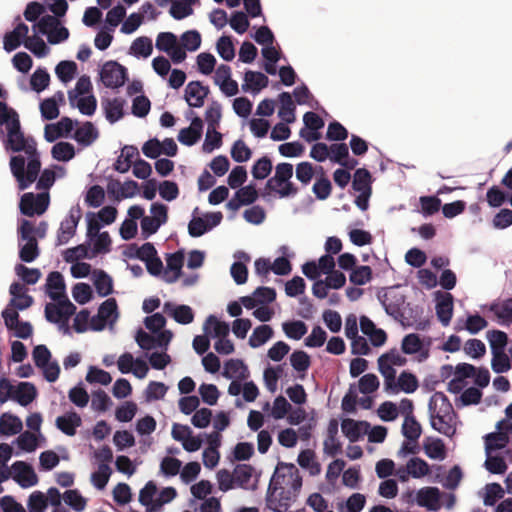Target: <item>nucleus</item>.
Wrapping results in <instances>:
<instances>
[{"label":"nucleus","mask_w":512,"mask_h":512,"mask_svg":"<svg viewBox=\"0 0 512 512\" xmlns=\"http://www.w3.org/2000/svg\"><path fill=\"white\" fill-rule=\"evenodd\" d=\"M0 138L10 157L9 168L17 183L18 191L30 188L38 177L41 155L33 137H25L15 110L0 101Z\"/></svg>","instance_id":"f257e3e1"},{"label":"nucleus","mask_w":512,"mask_h":512,"mask_svg":"<svg viewBox=\"0 0 512 512\" xmlns=\"http://www.w3.org/2000/svg\"><path fill=\"white\" fill-rule=\"evenodd\" d=\"M429 421L431 427L438 433L452 438L457 431L458 416L443 392H435L428 403Z\"/></svg>","instance_id":"f03ea898"},{"label":"nucleus","mask_w":512,"mask_h":512,"mask_svg":"<svg viewBox=\"0 0 512 512\" xmlns=\"http://www.w3.org/2000/svg\"><path fill=\"white\" fill-rule=\"evenodd\" d=\"M293 165L282 162L276 165L275 174L266 182V188L275 191L280 198L294 197L298 193L297 187L291 182Z\"/></svg>","instance_id":"7ed1b4c3"},{"label":"nucleus","mask_w":512,"mask_h":512,"mask_svg":"<svg viewBox=\"0 0 512 512\" xmlns=\"http://www.w3.org/2000/svg\"><path fill=\"white\" fill-rule=\"evenodd\" d=\"M18 224L19 258L22 262L31 263L40 254L37 239L33 236V223L22 218L18 220Z\"/></svg>","instance_id":"20e7f679"},{"label":"nucleus","mask_w":512,"mask_h":512,"mask_svg":"<svg viewBox=\"0 0 512 512\" xmlns=\"http://www.w3.org/2000/svg\"><path fill=\"white\" fill-rule=\"evenodd\" d=\"M377 299L387 315L397 321L403 318L406 296L398 286L381 288L377 293Z\"/></svg>","instance_id":"39448f33"},{"label":"nucleus","mask_w":512,"mask_h":512,"mask_svg":"<svg viewBox=\"0 0 512 512\" xmlns=\"http://www.w3.org/2000/svg\"><path fill=\"white\" fill-rule=\"evenodd\" d=\"M286 476H289L291 479L290 488L288 490L292 491V494H295L296 497L302 487V478L299 475V471L292 463H284L279 462L268 486V495L274 494L278 489L281 488L280 479L284 480Z\"/></svg>","instance_id":"423d86ee"},{"label":"nucleus","mask_w":512,"mask_h":512,"mask_svg":"<svg viewBox=\"0 0 512 512\" xmlns=\"http://www.w3.org/2000/svg\"><path fill=\"white\" fill-rule=\"evenodd\" d=\"M199 213V208L195 207L188 223V233L193 238L201 237L211 231L217 227L223 219L221 212H208L203 216H200Z\"/></svg>","instance_id":"0eeeda50"},{"label":"nucleus","mask_w":512,"mask_h":512,"mask_svg":"<svg viewBox=\"0 0 512 512\" xmlns=\"http://www.w3.org/2000/svg\"><path fill=\"white\" fill-rule=\"evenodd\" d=\"M49 192H26L21 195L19 202L20 213L24 216L33 217L42 215L49 207Z\"/></svg>","instance_id":"6e6552de"},{"label":"nucleus","mask_w":512,"mask_h":512,"mask_svg":"<svg viewBox=\"0 0 512 512\" xmlns=\"http://www.w3.org/2000/svg\"><path fill=\"white\" fill-rule=\"evenodd\" d=\"M99 75L103 85L111 89L122 87L128 79L127 68L113 60L103 64Z\"/></svg>","instance_id":"1a4fd4ad"},{"label":"nucleus","mask_w":512,"mask_h":512,"mask_svg":"<svg viewBox=\"0 0 512 512\" xmlns=\"http://www.w3.org/2000/svg\"><path fill=\"white\" fill-rule=\"evenodd\" d=\"M57 304L47 303L45 306V317L48 322L58 323L59 320L69 321L75 313L76 306L65 296L56 300Z\"/></svg>","instance_id":"9d476101"},{"label":"nucleus","mask_w":512,"mask_h":512,"mask_svg":"<svg viewBox=\"0 0 512 512\" xmlns=\"http://www.w3.org/2000/svg\"><path fill=\"white\" fill-rule=\"evenodd\" d=\"M77 125V120H72L67 116L62 117L56 123H50L45 125L44 138L47 142L53 143L60 137H71V133Z\"/></svg>","instance_id":"9b49d317"},{"label":"nucleus","mask_w":512,"mask_h":512,"mask_svg":"<svg viewBox=\"0 0 512 512\" xmlns=\"http://www.w3.org/2000/svg\"><path fill=\"white\" fill-rule=\"evenodd\" d=\"M14 21L17 23L14 29L3 37V49L8 53L16 50L21 44L24 45L29 32L28 26L21 21L20 15L15 16Z\"/></svg>","instance_id":"f8f14e48"},{"label":"nucleus","mask_w":512,"mask_h":512,"mask_svg":"<svg viewBox=\"0 0 512 512\" xmlns=\"http://www.w3.org/2000/svg\"><path fill=\"white\" fill-rule=\"evenodd\" d=\"M165 260L166 268L162 275V280L169 284L175 283L182 275L184 251L178 250L173 253H167Z\"/></svg>","instance_id":"ddd939ff"},{"label":"nucleus","mask_w":512,"mask_h":512,"mask_svg":"<svg viewBox=\"0 0 512 512\" xmlns=\"http://www.w3.org/2000/svg\"><path fill=\"white\" fill-rule=\"evenodd\" d=\"M12 469L13 480L21 488L26 489L38 483V477L30 464L24 461H16L12 464Z\"/></svg>","instance_id":"4468645a"},{"label":"nucleus","mask_w":512,"mask_h":512,"mask_svg":"<svg viewBox=\"0 0 512 512\" xmlns=\"http://www.w3.org/2000/svg\"><path fill=\"white\" fill-rule=\"evenodd\" d=\"M209 92V87L204 86L200 81H190L185 87L183 98L189 107L200 108L204 105Z\"/></svg>","instance_id":"2eb2a0df"},{"label":"nucleus","mask_w":512,"mask_h":512,"mask_svg":"<svg viewBox=\"0 0 512 512\" xmlns=\"http://www.w3.org/2000/svg\"><path fill=\"white\" fill-rule=\"evenodd\" d=\"M235 486L244 490H255L258 478L253 479L255 468L250 464H237L234 468Z\"/></svg>","instance_id":"dca6fc26"},{"label":"nucleus","mask_w":512,"mask_h":512,"mask_svg":"<svg viewBox=\"0 0 512 512\" xmlns=\"http://www.w3.org/2000/svg\"><path fill=\"white\" fill-rule=\"evenodd\" d=\"M369 429L370 424L367 421H356L346 418L341 422L342 433L352 443L362 439L368 433Z\"/></svg>","instance_id":"f3484780"},{"label":"nucleus","mask_w":512,"mask_h":512,"mask_svg":"<svg viewBox=\"0 0 512 512\" xmlns=\"http://www.w3.org/2000/svg\"><path fill=\"white\" fill-rule=\"evenodd\" d=\"M75 215L73 211L61 223L57 232L56 245L61 246L67 244L69 240L75 235L78 221L80 219V210L78 209Z\"/></svg>","instance_id":"a211bd4d"},{"label":"nucleus","mask_w":512,"mask_h":512,"mask_svg":"<svg viewBox=\"0 0 512 512\" xmlns=\"http://www.w3.org/2000/svg\"><path fill=\"white\" fill-rule=\"evenodd\" d=\"M269 83L268 77L262 72L248 70L244 74V82L241 86L243 92L257 94Z\"/></svg>","instance_id":"6ab92c4d"},{"label":"nucleus","mask_w":512,"mask_h":512,"mask_svg":"<svg viewBox=\"0 0 512 512\" xmlns=\"http://www.w3.org/2000/svg\"><path fill=\"white\" fill-rule=\"evenodd\" d=\"M235 262L232 263L230 274L237 285H242L247 282L248 269L245 262L250 261V256L244 251H237L234 254Z\"/></svg>","instance_id":"aec40b11"},{"label":"nucleus","mask_w":512,"mask_h":512,"mask_svg":"<svg viewBox=\"0 0 512 512\" xmlns=\"http://www.w3.org/2000/svg\"><path fill=\"white\" fill-rule=\"evenodd\" d=\"M98 137V129L89 121L84 122L83 125L78 127L71 136V138H73L82 147L92 145Z\"/></svg>","instance_id":"412c9836"},{"label":"nucleus","mask_w":512,"mask_h":512,"mask_svg":"<svg viewBox=\"0 0 512 512\" xmlns=\"http://www.w3.org/2000/svg\"><path fill=\"white\" fill-rule=\"evenodd\" d=\"M164 311L168 313L177 323L188 325L194 320V312L188 305H175L171 302H165Z\"/></svg>","instance_id":"4be33fe9"},{"label":"nucleus","mask_w":512,"mask_h":512,"mask_svg":"<svg viewBox=\"0 0 512 512\" xmlns=\"http://www.w3.org/2000/svg\"><path fill=\"white\" fill-rule=\"evenodd\" d=\"M125 100L120 97H114L112 99H106L102 101V108L106 120L110 124H114L119 121L124 115Z\"/></svg>","instance_id":"5701e85b"},{"label":"nucleus","mask_w":512,"mask_h":512,"mask_svg":"<svg viewBox=\"0 0 512 512\" xmlns=\"http://www.w3.org/2000/svg\"><path fill=\"white\" fill-rule=\"evenodd\" d=\"M82 424V419L75 411H70L56 419V427L67 436H74Z\"/></svg>","instance_id":"b1692460"},{"label":"nucleus","mask_w":512,"mask_h":512,"mask_svg":"<svg viewBox=\"0 0 512 512\" xmlns=\"http://www.w3.org/2000/svg\"><path fill=\"white\" fill-rule=\"evenodd\" d=\"M46 293L52 300H59L65 296V282L63 275L58 271L50 272L46 279Z\"/></svg>","instance_id":"393cba45"},{"label":"nucleus","mask_w":512,"mask_h":512,"mask_svg":"<svg viewBox=\"0 0 512 512\" xmlns=\"http://www.w3.org/2000/svg\"><path fill=\"white\" fill-rule=\"evenodd\" d=\"M222 374L227 379L245 380L249 371L243 360L230 359L225 362Z\"/></svg>","instance_id":"a878e982"},{"label":"nucleus","mask_w":512,"mask_h":512,"mask_svg":"<svg viewBox=\"0 0 512 512\" xmlns=\"http://www.w3.org/2000/svg\"><path fill=\"white\" fill-rule=\"evenodd\" d=\"M37 390L31 382H20L15 388L12 399L21 406H27L34 401Z\"/></svg>","instance_id":"bb28decb"},{"label":"nucleus","mask_w":512,"mask_h":512,"mask_svg":"<svg viewBox=\"0 0 512 512\" xmlns=\"http://www.w3.org/2000/svg\"><path fill=\"white\" fill-rule=\"evenodd\" d=\"M436 315L443 326L450 324L453 315V296L450 293L441 295L436 303Z\"/></svg>","instance_id":"cd10ccee"},{"label":"nucleus","mask_w":512,"mask_h":512,"mask_svg":"<svg viewBox=\"0 0 512 512\" xmlns=\"http://www.w3.org/2000/svg\"><path fill=\"white\" fill-rule=\"evenodd\" d=\"M23 424L21 419L9 412L0 416V434L3 436H13L21 432Z\"/></svg>","instance_id":"c85d7f7f"},{"label":"nucleus","mask_w":512,"mask_h":512,"mask_svg":"<svg viewBox=\"0 0 512 512\" xmlns=\"http://www.w3.org/2000/svg\"><path fill=\"white\" fill-rule=\"evenodd\" d=\"M378 368L379 372L384 377V390L388 394H397L396 370L394 369V367L379 357Z\"/></svg>","instance_id":"c756f323"},{"label":"nucleus","mask_w":512,"mask_h":512,"mask_svg":"<svg viewBox=\"0 0 512 512\" xmlns=\"http://www.w3.org/2000/svg\"><path fill=\"white\" fill-rule=\"evenodd\" d=\"M205 334H209L213 338L227 337L230 331L229 324L219 321L216 316L209 315L203 325Z\"/></svg>","instance_id":"7c9ffc66"},{"label":"nucleus","mask_w":512,"mask_h":512,"mask_svg":"<svg viewBox=\"0 0 512 512\" xmlns=\"http://www.w3.org/2000/svg\"><path fill=\"white\" fill-rule=\"evenodd\" d=\"M440 498L439 489L436 487L423 488L418 491L417 502L420 506L429 510H436Z\"/></svg>","instance_id":"2f4dec72"},{"label":"nucleus","mask_w":512,"mask_h":512,"mask_svg":"<svg viewBox=\"0 0 512 512\" xmlns=\"http://www.w3.org/2000/svg\"><path fill=\"white\" fill-rule=\"evenodd\" d=\"M424 452L430 459L444 460L445 444L440 438L427 437L423 443Z\"/></svg>","instance_id":"473e14b6"},{"label":"nucleus","mask_w":512,"mask_h":512,"mask_svg":"<svg viewBox=\"0 0 512 512\" xmlns=\"http://www.w3.org/2000/svg\"><path fill=\"white\" fill-rule=\"evenodd\" d=\"M280 109L278 116L285 123H293L295 121V105L291 95L288 92L279 94Z\"/></svg>","instance_id":"72a5a7b5"},{"label":"nucleus","mask_w":512,"mask_h":512,"mask_svg":"<svg viewBox=\"0 0 512 512\" xmlns=\"http://www.w3.org/2000/svg\"><path fill=\"white\" fill-rule=\"evenodd\" d=\"M199 0H171L170 15L176 20H182L193 14L192 6Z\"/></svg>","instance_id":"f704fd0d"},{"label":"nucleus","mask_w":512,"mask_h":512,"mask_svg":"<svg viewBox=\"0 0 512 512\" xmlns=\"http://www.w3.org/2000/svg\"><path fill=\"white\" fill-rule=\"evenodd\" d=\"M401 431L407 441L416 443L421 436L422 427L414 416H405Z\"/></svg>","instance_id":"c9c22d12"},{"label":"nucleus","mask_w":512,"mask_h":512,"mask_svg":"<svg viewBox=\"0 0 512 512\" xmlns=\"http://www.w3.org/2000/svg\"><path fill=\"white\" fill-rule=\"evenodd\" d=\"M484 439L486 454H491L494 450L503 449L509 441L508 435L503 431L488 433L484 436Z\"/></svg>","instance_id":"e433bc0d"},{"label":"nucleus","mask_w":512,"mask_h":512,"mask_svg":"<svg viewBox=\"0 0 512 512\" xmlns=\"http://www.w3.org/2000/svg\"><path fill=\"white\" fill-rule=\"evenodd\" d=\"M352 188L354 191L363 193V192H372L371 187V174L365 168H358L353 177Z\"/></svg>","instance_id":"4c0bfd02"},{"label":"nucleus","mask_w":512,"mask_h":512,"mask_svg":"<svg viewBox=\"0 0 512 512\" xmlns=\"http://www.w3.org/2000/svg\"><path fill=\"white\" fill-rule=\"evenodd\" d=\"M273 336V329L267 324L257 326L249 337V345L258 348L264 345Z\"/></svg>","instance_id":"58836bf2"},{"label":"nucleus","mask_w":512,"mask_h":512,"mask_svg":"<svg viewBox=\"0 0 512 512\" xmlns=\"http://www.w3.org/2000/svg\"><path fill=\"white\" fill-rule=\"evenodd\" d=\"M55 74L62 83L67 84L76 76L77 64L71 60L60 61L55 67Z\"/></svg>","instance_id":"ea45409f"},{"label":"nucleus","mask_w":512,"mask_h":512,"mask_svg":"<svg viewBox=\"0 0 512 512\" xmlns=\"http://www.w3.org/2000/svg\"><path fill=\"white\" fill-rule=\"evenodd\" d=\"M94 286L99 296L106 297L113 291V280L105 271L99 270L94 275Z\"/></svg>","instance_id":"a19ab883"},{"label":"nucleus","mask_w":512,"mask_h":512,"mask_svg":"<svg viewBox=\"0 0 512 512\" xmlns=\"http://www.w3.org/2000/svg\"><path fill=\"white\" fill-rule=\"evenodd\" d=\"M152 51V40L145 36L136 38L130 47V54L136 58H147L151 55Z\"/></svg>","instance_id":"79ce46f5"},{"label":"nucleus","mask_w":512,"mask_h":512,"mask_svg":"<svg viewBox=\"0 0 512 512\" xmlns=\"http://www.w3.org/2000/svg\"><path fill=\"white\" fill-rule=\"evenodd\" d=\"M396 386L397 394L400 391L410 394L417 390L419 383L417 377L413 373L403 371L400 373L398 379L396 380Z\"/></svg>","instance_id":"37998d69"},{"label":"nucleus","mask_w":512,"mask_h":512,"mask_svg":"<svg viewBox=\"0 0 512 512\" xmlns=\"http://www.w3.org/2000/svg\"><path fill=\"white\" fill-rule=\"evenodd\" d=\"M24 46L37 58H43L49 53V47L38 34L27 37Z\"/></svg>","instance_id":"c03bdc74"},{"label":"nucleus","mask_w":512,"mask_h":512,"mask_svg":"<svg viewBox=\"0 0 512 512\" xmlns=\"http://www.w3.org/2000/svg\"><path fill=\"white\" fill-rule=\"evenodd\" d=\"M282 330L286 337L300 340L308 331L307 325L301 320L287 321L282 324Z\"/></svg>","instance_id":"a18cd8bd"},{"label":"nucleus","mask_w":512,"mask_h":512,"mask_svg":"<svg viewBox=\"0 0 512 512\" xmlns=\"http://www.w3.org/2000/svg\"><path fill=\"white\" fill-rule=\"evenodd\" d=\"M483 503L485 506H494L505 495V489L496 482L488 483L484 487Z\"/></svg>","instance_id":"49530a36"},{"label":"nucleus","mask_w":512,"mask_h":512,"mask_svg":"<svg viewBox=\"0 0 512 512\" xmlns=\"http://www.w3.org/2000/svg\"><path fill=\"white\" fill-rule=\"evenodd\" d=\"M272 169L273 165L271 159L267 155H264L254 162L251 168V174L256 180H264L270 175Z\"/></svg>","instance_id":"de8ad7c7"},{"label":"nucleus","mask_w":512,"mask_h":512,"mask_svg":"<svg viewBox=\"0 0 512 512\" xmlns=\"http://www.w3.org/2000/svg\"><path fill=\"white\" fill-rule=\"evenodd\" d=\"M53 159L57 161L68 162L75 156V148L69 142H57L51 149Z\"/></svg>","instance_id":"09e8293b"},{"label":"nucleus","mask_w":512,"mask_h":512,"mask_svg":"<svg viewBox=\"0 0 512 512\" xmlns=\"http://www.w3.org/2000/svg\"><path fill=\"white\" fill-rule=\"evenodd\" d=\"M222 117V106L221 104L213 100L206 109L205 120L207 122V129L213 131L217 129Z\"/></svg>","instance_id":"8fccbe9b"},{"label":"nucleus","mask_w":512,"mask_h":512,"mask_svg":"<svg viewBox=\"0 0 512 512\" xmlns=\"http://www.w3.org/2000/svg\"><path fill=\"white\" fill-rule=\"evenodd\" d=\"M50 83V75L45 68H37L30 78L31 89L37 93L44 91Z\"/></svg>","instance_id":"3c124183"},{"label":"nucleus","mask_w":512,"mask_h":512,"mask_svg":"<svg viewBox=\"0 0 512 512\" xmlns=\"http://www.w3.org/2000/svg\"><path fill=\"white\" fill-rule=\"evenodd\" d=\"M93 254H90L89 246L80 244L72 248H68L64 252V259L68 263L79 262L82 259H91Z\"/></svg>","instance_id":"603ef678"},{"label":"nucleus","mask_w":512,"mask_h":512,"mask_svg":"<svg viewBox=\"0 0 512 512\" xmlns=\"http://www.w3.org/2000/svg\"><path fill=\"white\" fill-rule=\"evenodd\" d=\"M98 314L105 318L110 325H113L118 319V306L114 298L105 300L98 308Z\"/></svg>","instance_id":"864d4df0"},{"label":"nucleus","mask_w":512,"mask_h":512,"mask_svg":"<svg viewBox=\"0 0 512 512\" xmlns=\"http://www.w3.org/2000/svg\"><path fill=\"white\" fill-rule=\"evenodd\" d=\"M63 499L65 504L76 512H81L86 507V499L77 489L66 490L63 494Z\"/></svg>","instance_id":"5fc2aeb1"},{"label":"nucleus","mask_w":512,"mask_h":512,"mask_svg":"<svg viewBox=\"0 0 512 512\" xmlns=\"http://www.w3.org/2000/svg\"><path fill=\"white\" fill-rule=\"evenodd\" d=\"M168 386L163 382L150 381L145 389L146 401H158L165 397Z\"/></svg>","instance_id":"6e6d98bb"},{"label":"nucleus","mask_w":512,"mask_h":512,"mask_svg":"<svg viewBox=\"0 0 512 512\" xmlns=\"http://www.w3.org/2000/svg\"><path fill=\"white\" fill-rule=\"evenodd\" d=\"M487 340L490 344L491 352L505 351L508 336L501 330H492L487 332Z\"/></svg>","instance_id":"4d7b16f0"},{"label":"nucleus","mask_w":512,"mask_h":512,"mask_svg":"<svg viewBox=\"0 0 512 512\" xmlns=\"http://www.w3.org/2000/svg\"><path fill=\"white\" fill-rule=\"evenodd\" d=\"M509 193L502 190L499 186L493 185L487 190L486 200L491 207H500L506 201H509Z\"/></svg>","instance_id":"13d9d810"},{"label":"nucleus","mask_w":512,"mask_h":512,"mask_svg":"<svg viewBox=\"0 0 512 512\" xmlns=\"http://www.w3.org/2000/svg\"><path fill=\"white\" fill-rule=\"evenodd\" d=\"M219 56L225 61H232L235 57V48L231 37L221 36L216 43Z\"/></svg>","instance_id":"bf43d9fd"},{"label":"nucleus","mask_w":512,"mask_h":512,"mask_svg":"<svg viewBox=\"0 0 512 512\" xmlns=\"http://www.w3.org/2000/svg\"><path fill=\"white\" fill-rule=\"evenodd\" d=\"M55 171L52 168L40 169L36 182V189L41 192H48L56 181Z\"/></svg>","instance_id":"052dcab7"},{"label":"nucleus","mask_w":512,"mask_h":512,"mask_svg":"<svg viewBox=\"0 0 512 512\" xmlns=\"http://www.w3.org/2000/svg\"><path fill=\"white\" fill-rule=\"evenodd\" d=\"M58 25L59 19L52 15H45L42 16L35 24H33L32 29L35 34L48 36L49 32L56 28Z\"/></svg>","instance_id":"680f3d73"},{"label":"nucleus","mask_w":512,"mask_h":512,"mask_svg":"<svg viewBox=\"0 0 512 512\" xmlns=\"http://www.w3.org/2000/svg\"><path fill=\"white\" fill-rule=\"evenodd\" d=\"M252 156L251 149L242 139L236 140L231 148V157L237 163L247 162Z\"/></svg>","instance_id":"e2e57ef3"},{"label":"nucleus","mask_w":512,"mask_h":512,"mask_svg":"<svg viewBox=\"0 0 512 512\" xmlns=\"http://www.w3.org/2000/svg\"><path fill=\"white\" fill-rule=\"evenodd\" d=\"M156 493L157 486L153 481H148L140 490L139 502L146 507V512H154L150 511V508L154 505V497Z\"/></svg>","instance_id":"0e129e2a"},{"label":"nucleus","mask_w":512,"mask_h":512,"mask_svg":"<svg viewBox=\"0 0 512 512\" xmlns=\"http://www.w3.org/2000/svg\"><path fill=\"white\" fill-rule=\"evenodd\" d=\"M48 507L46 495L41 491H34L27 501L28 512H45Z\"/></svg>","instance_id":"69168bd1"},{"label":"nucleus","mask_w":512,"mask_h":512,"mask_svg":"<svg viewBox=\"0 0 512 512\" xmlns=\"http://www.w3.org/2000/svg\"><path fill=\"white\" fill-rule=\"evenodd\" d=\"M15 273L21 278L23 282L28 285H33L38 282L41 277V272L37 268H28L23 264L15 266Z\"/></svg>","instance_id":"338daca9"},{"label":"nucleus","mask_w":512,"mask_h":512,"mask_svg":"<svg viewBox=\"0 0 512 512\" xmlns=\"http://www.w3.org/2000/svg\"><path fill=\"white\" fill-rule=\"evenodd\" d=\"M491 354V367L495 373L502 374L511 368L510 358L505 351L491 352Z\"/></svg>","instance_id":"774afa93"}]
</instances>
